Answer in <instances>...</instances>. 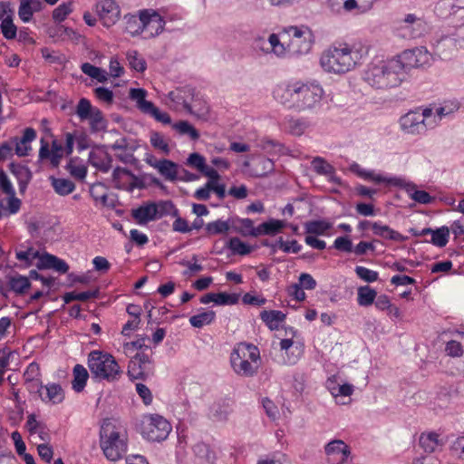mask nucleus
<instances>
[{
	"label": "nucleus",
	"instance_id": "nucleus-17",
	"mask_svg": "<svg viewBox=\"0 0 464 464\" xmlns=\"http://www.w3.org/2000/svg\"><path fill=\"white\" fill-rule=\"evenodd\" d=\"M146 363H150L149 355L144 353H137L130 362L128 375L131 379L145 380L147 376L144 372Z\"/></svg>",
	"mask_w": 464,
	"mask_h": 464
},
{
	"label": "nucleus",
	"instance_id": "nucleus-46",
	"mask_svg": "<svg viewBox=\"0 0 464 464\" xmlns=\"http://www.w3.org/2000/svg\"><path fill=\"white\" fill-rule=\"evenodd\" d=\"M312 167L320 175H332L334 172V168L320 157H316L312 160Z\"/></svg>",
	"mask_w": 464,
	"mask_h": 464
},
{
	"label": "nucleus",
	"instance_id": "nucleus-57",
	"mask_svg": "<svg viewBox=\"0 0 464 464\" xmlns=\"http://www.w3.org/2000/svg\"><path fill=\"white\" fill-rule=\"evenodd\" d=\"M191 260L194 261V263H191L189 261L180 262L182 266L188 267V269L183 272V276H192L196 273H198L203 270V266L199 264H197L198 256L196 255L192 256Z\"/></svg>",
	"mask_w": 464,
	"mask_h": 464
},
{
	"label": "nucleus",
	"instance_id": "nucleus-31",
	"mask_svg": "<svg viewBox=\"0 0 464 464\" xmlns=\"http://www.w3.org/2000/svg\"><path fill=\"white\" fill-rule=\"evenodd\" d=\"M147 92L141 88H131L130 90V98L136 101L138 109L146 113L149 109H151L153 102L145 99Z\"/></svg>",
	"mask_w": 464,
	"mask_h": 464
},
{
	"label": "nucleus",
	"instance_id": "nucleus-1",
	"mask_svg": "<svg viewBox=\"0 0 464 464\" xmlns=\"http://www.w3.org/2000/svg\"><path fill=\"white\" fill-rule=\"evenodd\" d=\"M406 52L394 56L387 62L373 65L367 72L365 79L369 84L378 89L399 86L406 78L403 55Z\"/></svg>",
	"mask_w": 464,
	"mask_h": 464
},
{
	"label": "nucleus",
	"instance_id": "nucleus-49",
	"mask_svg": "<svg viewBox=\"0 0 464 464\" xmlns=\"http://www.w3.org/2000/svg\"><path fill=\"white\" fill-rule=\"evenodd\" d=\"M150 144L153 148L161 150L165 155H169L170 152L169 144L158 131L150 132Z\"/></svg>",
	"mask_w": 464,
	"mask_h": 464
},
{
	"label": "nucleus",
	"instance_id": "nucleus-58",
	"mask_svg": "<svg viewBox=\"0 0 464 464\" xmlns=\"http://www.w3.org/2000/svg\"><path fill=\"white\" fill-rule=\"evenodd\" d=\"M335 249L343 252L350 253L353 251L352 240L348 237H337L333 246Z\"/></svg>",
	"mask_w": 464,
	"mask_h": 464
},
{
	"label": "nucleus",
	"instance_id": "nucleus-53",
	"mask_svg": "<svg viewBox=\"0 0 464 464\" xmlns=\"http://www.w3.org/2000/svg\"><path fill=\"white\" fill-rule=\"evenodd\" d=\"M34 14V11L31 7L29 0H20V5L18 9V15L20 19L27 23L31 21Z\"/></svg>",
	"mask_w": 464,
	"mask_h": 464
},
{
	"label": "nucleus",
	"instance_id": "nucleus-41",
	"mask_svg": "<svg viewBox=\"0 0 464 464\" xmlns=\"http://www.w3.org/2000/svg\"><path fill=\"white\" fill-rule=\"evenodd\" d=\"M81 68L83 73L97 80L99 82H105L107 81V72L102 68L96 67L89 63H82Z\"/></svg>",
	"mask_w": 464,
	"mask_h": 464
},
{
	"label": "nucleus",
	"instance_id": "nucleus-16",
	"mask_svg": "<svg viewBox=\"0 0 464 464\" xmlns=\"http://www.w3.org/2000/svg\"><path fill=\"white\" fill-rule=\"evenodd\" d=\"M8 169L17 179L20 193L24 194L33 178L32 171L27 166L14 162H11Z\"/></svg>",
	"mask_w": 464,
	"mask_h": 464
},
{
	"label": "nucleus",
	"instance_id": "nucleus-50",
	"mask_svg": "<svg viewBox=\"0 0 464 464\" xmlns=\"http://www.w3.org/2000/svg\"><path fill=\"white\" fill-rule=\"evenodd\" d=\"M238 294H228L226 292H220L216 294L215 304L218 305H232L238 303Z\"/></svg>",
	"mask_w": 464,
	"mask_h": 464
},
{
	"label": "nucleus",
	"instance_id": "nucleus-47",
	"mask_svg": "<svg viewBox=\"0 0 464 464\" xmlns=\"http://www.w3.org/2000/svg\"><path fill=\"white\" fill-rule=\"evenodd\" d=\"M40 368L39 365L36 362L30 363L24 373V378L25 383H34L36 386L40 385Z\"/></svg>",
	"mask_w": 464,
	"mask_h": 464
},
{
	"label": "nucleus",
	"instance_id": "nucleus-33",
	"mask_svg": "<svg viewBox=\"0 0 464 464\" xmlns=\"http://www.w3.org/2000/svg\"><path fill=\"white\" fill-rule=\"evenodd\" d=\"M50 179L54 191L58 195L66 196L75 189V184L68 179L51 177Z\"/></svg>",
	"mask_w": 464,
	"mask_h": 464
},
{
	"label": "nucleus",
	"instance_id": "nucleus-12",
	"mask_svg": "<svg viewBox=\"0 0 464 464\" xmlns=\"http://www.w3.org/2000/svg\"><path fill=\"white\" fill-rule=\"evenodd\" d=\"M105 145L95 146L97 150L89 153L88 162L102 172H108L111 169L112 157L106 150Z\"/></svg>",
	"mask_w": 464,
	"mask_h": 464
},
{
	"label": "nucleus",
	"instance_id": "nucleus-19",
	"mask_svg": "<svg viewBox=\"0 0 464 464\" xmlns=\"http://www.w3.org/2000/svg\"><path fill=\"white\" fill-rule=\"evenodd\" d=\"M410 232H411L414 236H419V233L416 229L411 228ZM431 235L430 242L439 247L445 246L449 242L450 237V228L448 227H441L437 229H431V228H424L421 230L420 235Z\"/></svg>",
	"mask_w": 464,
	"mask_h": 464
},
{
	"label": "nucleus",
	"instance_id": "nucleus-55",
	"mask_svg": "<svg viewBox=\"0 0 464 464\" xmlns=\"http://www.w3.org/2000/svg\"><path fill=\"white\" fill-rule=\"evenodd\" d=\"M367 179L373 180L376 183H384L385 182L390 186L406 188V182L403 179H396V178L386 179V178L382 177L381 175H374L372 172V178H368Z\"/></svg>",
	"mask_w": 464,
	"mask_h": 464
},
{
	"label": "nucleus",
	"instance_id": "nucleus-35",
	"mask_svg": "<svg viewBox=\"0 0 464 464\" xmlns=\"http://www.w3.org/2000/svg\"><path fill=\"white\" fill-rule=\"evenodd\" d=\"M232 220L233 218H228L226 221L218 219L216 221L208 223L205 226V229L208 235L226 234L230 229H232Z\"/></svg>",
	"mask_w": 464,
	"mask_h": 464
},
{
	"label": "nucleus",
	"instance_id": "nucleus-51",
	"mask_svg": "<svg viewBox=\"0 0 464 464\" xmlns=\"http://www.w3.org/2000/svg\"><path fill=\"white\" fill-rule=\"evenodd\" d=\"M188 166L197 169L200 173L206 168V159L198 152H193L189 154L186 162Z\"/></svg>",
	"mask_w": 464,
	"mask_h": 464
},
{
	"label": "nucleus",
	"instance_id": "nucleus-42",
	"mask_svg": "<svg viewBox=\"0 0 464 464\" xmlns=\"http://www.w3.org/2000/svg\"><path fill=\"white\" fill-rule=\"evenodd\" d=\"M216 317L214 311L202 312L189 318V323L193 327L201 328L205 324H210Z\"/></svg>",
	"mask_w": 464,
	"mask_h": 464
},
{
	"label": "nucleus",
	"instance_id": "nucleus-24",
	"mask_svg": "<svg viewBox=\"0 0 464 464\" xmlns=\"http://www.w3.org/2000/svg\"><path fill=\"white\" fill-rule=\"evenodd\" d=\"M274 98L288 108H295L294 95L295 84L287 86H277L274 92Z\"/></svg>",
	"mask_w": 464,
	"mask_h": 464
},
{
	"label": "nucleus",
	"instance_id": "nucleus-52",
	"mask_svg": "<svg viewBox=\"0 0 464 464\" xmlns=\"http://www.w3.org/2000/svg\"><path fill=\"white\" fill-rule=\"evenodd\" d=\"M355 273L359 278L367 283H372L378 279L377 272L368 269L364 266H356Z\"/></svg>",
	"mask_w": 464,
	"mask_h": 464
},
{
	"label": "nucleus",
	"instance_id": "nucleus-56",
	"mask_svg": "<svg viewBox=\"0 0 464 464\" xmlns=\"http://www.w3.org/2000/svg\"><path fill=\"white\" fill-rule=\"evenodd\" d=\"M145 114H149L153 117L157 121L161 122L163 124H171V118L169 113L162 112L160 111L158 107L154 104L151 106V109H149Z\"/></svg>",
	"mask_w": 464,
	"mask_h": 464
},
{
	"label": "nucleus",
	"instance_id": "nucleus-28",
	"mask_svg": "<svg viewBox=\"0 0 464 464\" xmlns=\"http://www.w3.org/2000/svg\"><path fill=\"white\" fill-rule=\"evenodd\" d=\"M285 317V314L278 310H264L260 313L261 320L271 331L277 330L279 328L278 324L284 322Z\"/></svg>",
	"mask_w": 464,
	"mask_h": 464
},
{
	"label": "nucleus",
	"instance_id": "nucleus-44",
	"mask_svg": "<svg viewBox=\"0 0 464 464\" xmlns=\"http://www.w3.org/2000/svg\"><path fill=\"white\" fill-rule=\"evenodd\" d=\"M127 59L129 62V65L131 69L143 72L147 68L146 61L140 57L139 53L137 51H129L127 53Z\"/></svg>",
	"mask_w": 464,
	"mask_h": 464
},
{
	"label": "nucleus",
	"instance_id": "nucleus-62",
	"mask_svg": "<svg viewBox=\"0 0 464 464\" xmlns=\"http://www.w3.org/2000/svg\"><path fill=\"white\" fill-rule=\"evenodd\" d=\"M73 160L71 159L66 166L70 174L79 179H83L87 174V168L85 166H75L72 164Z\"/></svg>",
	"mask_w": 464,
	"mask_h": 464
},
{
	"label": "nucleus",
	"instance_id": "nucleus-30",
	"mask_svg": "<svg viewBox=\"0 0 464 464\" xmlns=\"http://www.w3.org/2000/svg\"><path fill=\"white\" fill-rule=\"evenodd\" d=\"M441 443L439 440V434L436 432L421 433L419 438L418 447L427 453L434 452L436 448Z\"/></svg>",
	"mask_w": 464,
	"mask_h": 464
},
{
	"label": "nucleus",
	"instance_id": "nucleus-61",
	"mask_svg": "<svg viewBox=\"0 0 464 464\" xmlns=\"http://www.w3.org/2000/svg\"><path fill=\"white\" fill-rule=\"evenodd\" d=\"M262 404H263V407L265 409L266 415L271 420H276L279 415V411H278L277 406L268 398H264L262 400Z\"/></svg>",
	"mask_w": 464,
	"mask_h": 464
},
{
	"label": "nucleus",
	"instance_id": "nucleus-7",
	"mask_svg": "<svg viewBox=\"0 0 464 464\" xmlns=\"http://www.w3.org/2000/svg\"><path fill=\"white\" fill-rule=\"evenodd\" d=\"M324 94L323 89L317 84L295 83L294 102L298 111L312 109L319 103Z\"/></svg>",
	"mask_w": 464,
	"mask_h": 464
},
{
	"label": "nucleus",
	"instance_id": "nucleus-60",
	"mask_svg": "<svg viewBox=\"0 0 464 464\" xmlns=\"http://www.w3.org/2000/svg\"><path fill=\"white\" fill-rule=\"evenodd\" d=\"M0 189L6 195H15V190L3 169L0 170Z\"/></svg>",
	"mask_w": 464,
	"mask_h": 464
},
{
	"label": "nucleus",
	"instance_id": "nucleus-59",
	"mask_svg": "<svg viewBox=\"0 0 464 464\" xmlns=\"http://www.w3.org/2000/svg\"><path fill=\"white\" fill-rule=\"evenodd\" d=\"M174 208V203L171 200H160L156 202L157 219L168 216L170 209Z\"/></svg>",
	"mask_w": 464,
	"mask_h": 464
},
{
	"label": "nucleus",
	"instance_id": "nucleus-64",
	"mask_svg": "<svg viewBox=\"0 0 464 464\" xmlns=\"http://www.w3.org/2000/svg\"><path fill=\"white\" fill-rule=\"evenodd\" d=\"M288 128L291 134L300 136L304 132L307 124L303 120H292L289 121Z\"/></svg>",
	"mask_w": 464,
	"mask_h": 464
},
{
	"label": "nucleus",
	"instance_id": "nucleus-10",
	"mask_svg": "<svg viewBox=\"0 0 464 464\" xmlns=\"http://www.w3.org/2000/svg\"><path fill=\"white\" fill-rule=\"evenodd\" d=\"M96 10L103 24L107 27L116 23L120 16V8L114 0H100Z\"/></svg>",
	"mask_w": 464,
	"mask_h": 464
},
{
	"label": "nucleus",
	"instance_id": "nucleus-40",
	"mask_svg": "<svg viewBox=\"0 0 464 464\" xmlns=\"http://www.w3.org/2000/svg\"><path fill=\"white\" fill-rule=\"evenodd\" d=\"M410 190H413L410 195L411 198L417 203L428 205L435 200V197L430 196L424 190L416 189L415 184L408 182V192Z\"/></svg>",
	"mask_w": 464,
	"mask_h": 464
},
{
	"label": "nucleus",
	"instance_id": "nucleus-20",
	"mask_svg": "<svg viewBox=\"0 0 464 464\" xmlns=\"http://www.w3.org/2000/svg\"><path fill=\"white\" fill-rule=\"evenodd\" d=\"M429 31V24L422 16L408 14V34L411 38H420Z\"/></svg>",
	"mask_w": 464,
	"mask_h": 464
},
{
	"label": "nucleus",
	"instance_id": "nucleus-4",
	"mask_svg": "<svg viewBox=\"0 0 464 464\" xmlns=\"http://www.w3.org/2000/svg\"><path fill=\"white\" fill-rule=\"evenodd\" d=\"M260 352L253 343L242 342L233 349L230 362L234 372L241 376L253 377L257 373Z\"/></svg>",
	"mask_w": 464,
	"mask_h": 464
},
{
	"label": "nucleus",
	"instance_id": "nucleus-22",
	"mask_svg": "<svg viewBox=\"0 0 464 464\" xmlns=\"http://www.w3.org/2000/svg\"><path fill=\"white\" fill-rule=\"evenodd\" d=\"M232 230L242 237H258V227H254V221L250 218H233Z\"/></svg>",
	"mask_w": 464,
	"mask_h": 464
},
{
	"label": "nucleus",
	"instance_id": "nucleus-63",
	"mask_svg": "<svg viewBox=\"0 0 464 464\" xmlns=\"http://www.w3.org/2000/svg\"><path fill=\"white\" fill-rule=\"evenodd\" d=\"M257 464H290V461L285 454L275 453L271 457L259 459Z\"/></svg>",
	"mask_w": 464,
	"mask_h": 464
},
{
	"label": "nucleus",
	"instance_id": "nucleus-11",
	"mask_svg": "<svg viewBox=\"0 0 464 464\" xmlns=\"http://www.w3.org/2000/svg\"><path fill=\"white\" fill-rule=\"evenodd\" d=\"M139 25L135 29L136 32L143 31L148 27H155V33H150L151 36L158 35L163 30L164 21L162 17L156 12L150 14L149 10H142L139 15Z\"/></svg>",
	"mask_w": 464,
	"mask_h": 464
},
{
	"label": "nucleus",
	"instance_id": "nucleus-8",
	"mask_svg": "<svg viewBox=\"0 0 464 464\" xmlns=\"http://www.w3.org/2000/svg\"><path fill=\"white\" fill-rule=\"evenodd\" d=\"M75 112L81 121H90L92 132L105 130L107 128V121L102 111L99 108L93 107L86 98L80 99Z\"/></svg>",
	"mask_w": 464,
	"mask_h": 464
},
{
	"label": "nucleus",
	"instance_id": "nucleus-43",
	"mask_svg": "<svg viewBox=\"0 0 464 464\" xmlns=\"http://www.w3.org/2000/svg\"><path fill=\"white\" fill-rule=\"evenodd\" d=\"M181 135H188L192 140H197L199 138V132L187 121H179L172 125Z\"/></svg>",
	"mask_w": 464,
	"mask_h": 464
},
{
	"label": "nucleus",
	"instance_id": "nucleus-27",
	"mask_svg": "<svg viewBox=\"0 0 464 464\" xmlns=\"http://www.w3.org/2000/svg\"><path fill=\"white\" fill-rule=\"evenodd\" d=\"M285 227H287L286 221L270 218L258 226V237L262 235L276 236V234L280 233Z\"/></svg>",
	"mask_w": 464,
	"mask_h": 464
},
{
	"label": "nucleus",
	"instance_id": "nucleus-13",
	"mask_svg": "<svg viewBox=\"0 0 464 464\" xmlns=\"http://www.w3.org/2000/svg\"><path fill=\"white\" fill-rule=\"evenodd\" d=\"M36 267L39 270L53 269L60 274H66L70 268L63 259L47 252L42 255L41 260L36 264Z\"/></svg>",
	"mask_w": 464,
	"mask_h": 464
},
{
	"label": "nucleus",
	"instance_id": "nucleus-29",
	"mask_svg": "<svg viewBox=\"0 0 464 464\" xmlns=\"http://www.w3.org/2000/svg\"><path fill=\"white\" fill-rule=\"evenodd\" d=\"M324 451L328 456L341 454L343 460H347L351 455L349 446L341 440H334L327 443L324 447Z\"/></svg>",
	"mask_w": 464,
	"mask_h": 464
},
{
	"label": "nucleus",
	"instance_id": "nucleus-23",
	"mask_svg": "<svg viewBox=\"0 0 464 464\" xmlns=\"http://www.w3.org/2000/svg\"><path fill=\"white\" fill-rule=\"evenodd\" d=\"M411 113L416 114V112H412L410 111H408V117ZM431 114H432V110L430 108H426L422 111V113L420 115H419L418 117L412 118V119L408 118V121H411V125L408 126V132L418 133V134L423 133L427 129L425 121L430 116H431Z\"/></svg>",
	"mask_w": 464,
	"mask_h": 464
},
{
	"label": "nucleus",
	"instance_id": "nucleus-14",
	"mask_svg": "<svg viewBox=\"0 0 464 464\" xmlns=\"http://www.w3.org/2000/svg\"><path fill=\"white\" fill-rule=\"evenodd\" d=\"M156 202L148 201L131 210V217L140 225H146L157 219Z\"/></svg>",
	"mask_w": 464,
	"mask_h": 464
},
{
	"label": "nucleus",
	"instance_id": "nucleus-25",
	"mask_svg": "<svg viewBox=\"0 0 464 464\" xmlns=\"http://www.w3.org/2000/svg\"><path fill=\"white\" fill-rule=\"evenodd\" d=\"M73 379L72 388L75 392H82L87 383L90 374L87 369L82 364H76L72 369Z\"/></svg>",
	"mask_w": 464,
	"mask_h": 464
},
{
	"label": "nucleus",
	"instance_id": "nucleus-6",
	"mask_svg": "<svg viewBox=\"0 0 464 464\" xmlns=\"http://www.w3.org/2000/svg\"><path fill=\"white\" fill-rule=\"evenodd\" d=\"M142 437L150 441H163L171 431L170 423L158 414L146 415L139 425Z\"/></svg>",
	"mask_w": 464,
	"mask_h": 464
},
{
	"label": "nucleus",
	"instance_id": "nucleus-9",
	"mask_svg": "<svg viewBox=\"0 0 464 464\" xmlns=\"http://www.w3.org/2000/svg\"><path fill=\"white\" fill-rule=\"evenodd\" d=\"M292 38L289 40L287 47L290 52L295 53H307L313 45L312 32L305 27L304 29L297 26H290L285 30Z\"/></svg>",
	"mask_w": 464,
	"mask_h": 464
},
{
	"label": "nucleus",
	"instance_id": "nucleus-26",
	"mask_svg": "<svg viewBox=\"0 0 464 464\" xmlns=\"http://www.w3.org/2000/svg\"><path fill=\"white\" fill-rule=\"evenodd\" d=\"M256 160V164L249 170L251 177L263 178L274 171V162L270 159L260 156Z\"/></svg>",
	"mask_w": 464,
	"mask_h": 464
},
{
	"label": "nucleus",
	"instance_id": "nucleus-54",
	"mask_svg": "<svg viewBox=\"0 0 464 464\" xmlns=\"http://www.w3.org/2000/svg\"><path fill=\"white\" fill-rule=\"evenodd\" d=\"M127 176L132 179V182H130L126 188L127 191L132 192L134 188L144 189L147 188V185L144 181V179H146L145 176L139 177L132 173V171H130V169L129 171H127Z\"/></svg>",
	"mask_w": 464,
	"mask_h": 464
},
{
	"label": "nucleus",
	"instance_id": "nucleus-37",
	"mask_svg": "<svg viewBox=\"0 0 464 464\" xmlns=\"http://www.w3.org/2000/svg\"><path fill=\"white\" fill-rule=\"evenodd\" d=\"M179 165L172 160L163 159L160 160L158 166L159 172L169 180H176L178 179Z\"/></svg>",
	"mask_w": 464,
	"mask_h": 464
},
{
	"label": "nucleus",
	"instance_id": "nucleus-32",
	"mask_svg": "<svg viewBox=\"0 0 464 464\" xmlns=\"http://www.w3.org/2000/svg\"><path fill=\"white\" fill-rule=\"evenodd\" d=\"M46 390V397H41L44 401H51L53 404L61 403L64 400V392L58 383H48L44 386Z\"/></svg>",
	"mask_w": 464,
	"mask_h": 464
},
{
	"label": "nucleus",
	"instance_id": "nucleus-48",
	"mask_svg": "<svg viewBox=\"0 0 464 464\" xmlns=\"http://www.w3.org/2000/svg\"><path fill=\"white\" fill-rule=\"evenodd\" d=\"M72 1L63 3L53 11V19L55 22H63L72 12Z\"/></svg>",
	"mask_w": 464,
	"mask_h": 464
},
{
	"label": "nucleus",
	"instance_id": "nucleus-38",
	"mask_svg": "<svg viewBox=\"0 0 464 464\" xmlns=\"http://www.w3.org/2000/svg\"><path fill=\"white\" fill-rule=\"evenodd\" d=\"M332 227V224L325 220H311L304 223L305 233L310 235H324Z\"/></svg>",
	"mask_w": 464,
	"mask_h": 464
},
{
	"label": "nucleus",
	"instance_id": "nucleus-21",
	"mask_svg": "<svg viewBox=\"0 0 464 464\" xmlns=\"http://www.w3.org/2000/svg\"><path fill=\"white\" fill-rule=\"evenodd\" d=\"M7 285L8 289L17 295H23L28 289L31 288V282L29 276H24L15 273L14 275H8Z\"/></svg>",
	"mask_w": 464,
	"mask_h": 464
},
{
	"label": "nucleus",
	"instance_id": "nucleus-45",
	"mask_svg": "<svg viewBox=\"0 0 464 464\" xmlns=\"http://www.w3.org/2000/svg\"><path fill=\"white\" fill-rule=\"evenodd\" d=\"M0 28L3 35L7 40H12L16 37L17 28L13 23L12 14H8L5 19H3Z\"/></svg>",
	"mask_w": 464,
	"mask_h": 464
},
{
	"label": "nucleus",
	"instance_id": "nucleus-3",
	"mask_svg": "<svg viewBox=\"0 0 464 464\" xmlns=\"http://www.w3.org/2000/svg\"><path fill=\"white\" fill-rule=\"evenodd\" d=\"M87 365L92 378L99 382L118 381L122 373L115 358L111 353L101 350H93L89 353Z\"/></svg>",
	"mask_w": 464,
	"mask_h": 464
},
{
	"label": "nucleus",
	"instance_id": "nucleus-39",
	"mask_svg": "<svg viewBox=\"0 0 464 464\" xmlns=\"http://www.w3.org/2000/svg\"><path fill=\"white\" fill-rule=\"evenodd\" d=\"M194 452L198 458L205 460L207 463L213 464L216 459L215 452L210 449L209 445L199 442L194 446Z\"/></svg>",
	"mask_w": 464,
	"mask_h": 464
},
{
	"label": "nucleus",
	"instance_id": "nucleus-15",
	"mask_svg": "<svg viewBox=\"0 0 464 464\" xmlns=\"http://www.w3.org/2000/svg\"><path fill=\"white\" fill-rule=\"evenodd\" d=\"M36 138V131L33 128H26L24 130L22 138L13 137L11 142L15 146V154L19 157L29 155L32 147L30 142Z\"/></svg>",
	"mask_w": 464,
	"mask_h": 464
},
{
	"label": "nucleus",
	"instance_id": "nucleus-36",
	"mask_svg": "<svg viewBox=\"0 0 464 464\" xmlns=\"http://www.w3.org/2000/svg\"><path fill=\"white\" fill-rule=\"evenodd\" d=\"M377 292L369 285L360 286L357 289V302L361 306H369L374 303Z\"/></svg>",
	"mask_w": 464,
	"mask_h": 464
},
{
	"label": "nucleus",
	"instance_id": "nucleus-2",
	"mask_svg": "<svg viewBox=\"0 0 464 464\" xmlns=\"http://www.w3.org/2000/svg\"><path fill=\"white\" fill-rule=\"evenodd\" d=\"M360 59L357 50L343 44L324 51L321 55L320 64L325 72L343 74L353 70Z\"/></svg>",
	"mask_w": 464,
	"mask_h": 464
},
{
	"label": "nucleus",
	"instance_id": "nucleus-34",
	"mask_svg": "<svg viewBox=\"0 0 464 464\" xmlns=\"http://www.w3.org/2000/svg\"><path fill=\"white\" fill-rule=\"evenodd\" d=\"M226 247L229 248L233 255L239 256L249 255L255 249V246L247 245L237 237H231L227 242Z\"/></svg>",
	"mask_w": 464,
	"mask_h": 464
},
{
	"label": "nucleus",
	"instance_id": "nucleus-18",
	"mask_svg": "<svg viewBox=\"0 0 464 464\" xmlns=\"http://www.w3.org/2000/svg\"><path fill=\"white\" fill-rule=\"evenodd\" d=\"M432 57L426 47H416L408 50V66L424 68L430 64Z\"/></svg>",
	"mask_w": 464,
	"mask_h": 464
},
{
	"label": "nucleus",
	"instance_id": "nucleus-5",
	"mask_svg": "<svg viewBox=\"0 0 464 464\" xmlns=\"http://www.w3.org/2000/svg\"><path fill=\"white\" fill-rule=\"evenodd\" d=\"M101 448L105 457L111 461H117L127 450V441L121 439L119 431L111 423H103L100 430Z\"/></svg>",
	"mask_w": 464,
	"mask_h": 464
}]
</instances>
